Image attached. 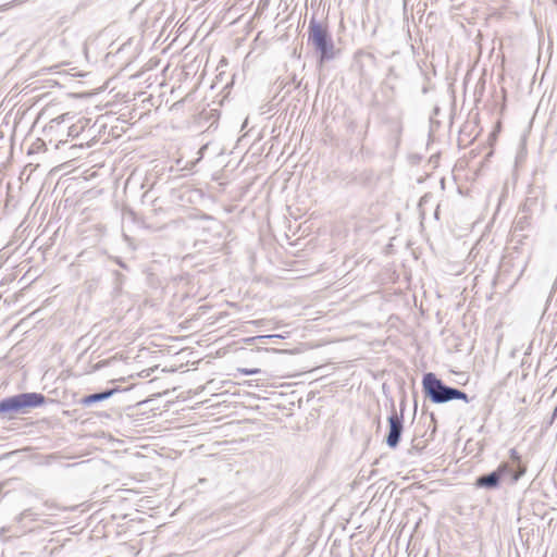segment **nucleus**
<instances>
[{"label": "nucleus", "mask_w": 557, "mask_h": 557, "mask_svg": "<svg viewBox=\"0 0 557 557\" xmlns=\"http://www.w3.org/2000/svg\"><path fill=\"white\" fill-rule=\"evenodd\" d=\"M45 400H46L45 396L37 393V407L44 405Z\"/></svg>", "instance_id": "4468645a"}, {"label": "nucleus", "mask_w": 557, "mask_h": 557, "mask_svg": "<svg viewBox=\"0 0 557 557\" xmlns=\"http://www.w3.org/2000/svg\"><path fill=\"white\" fill-rule=\"evenodd\" d=\"M117 392H119V388L114 387V388H109V389L102 391L100 393H94L90 395H86L81 399V404L83 406L88 407L96 403L109 399L111 396H113Z\"/></svg>", "instance_id": "0eeeda50"}, {"label": "nucleus", "mask_w": 557, "mask_h": 557, "mask_svg": "<svg viewBox=\"0 0 557 557\" xmlns=\"http://www.w3.org/2000/svg\"><path fill=\"white\" fill-rule=\"evenodd\" d=\"M308 42L312 45L314 50L319 53L320 66H322L324 62L335 59L337 51L327 24L312 17L308 26Z\"/></svg>", "instance_id": "f257e3e1"}, {"label": "nucleus", "mask_w": 557, "mask_h": 557, "mask_svg": "<svg viewBox=\"0 0 557 557\" xmlns=\"http://www.w3.org/2000/svg\"><path fill=\"white\" fill-rule=\"evenodd\" d=\"M450 393H451L450 394V400L458 399V400H463L466 403H469V397H468V395L465 392H462V391H460V389H458L456 387H453Z\"/></svg>", "instance_id": "6e6552de"}, {"label": "nucleus", "mask_w": 557, "mask_h": 557, "mask_svg": "<svg viewBox=\"0 0 557 557\" xmlns=\"http://www.w3.org/2000/svg\"><path fill=\"white\" fill-rule=\"evenodd\" d=\"M32 516H33L32 512L25 511L21 515L20 521L23 522L25 520H29L32 522L33 521Z\"/></svg>", "instance_id": "9b49d317"}, {"label": "nucleus", "mask_w": 557, "mask_h": 557, "mask_svg": "<svg viewBox=\"0 0 557 557\" xmlns=\"http://www.w3.org/2000/svg\"><path fill=\"white\" fill-rule=\"evenodd\" d=\"M35 407V393H22L0 400V413L12 419Z\"/></svg>", "instance_id": "7ed1b4c3"}, {"label": "nucleus", "mask_w": 557, "mask_h": 557, "mask_svg": "<svg viewBox=\"0 0 557 557\" xmlns=\"http://www.w3.org/2000/svg\"><path fill=\"white\" fill-rule=\"evenodd\" d=\"M524 474V469L515 471L508 463H500L498 468L490 473L476 478L474 485L480 488L495 490L499 486L502 480L509 475L511 482H517Z\"/></svg>", "instance_id": "f03ea898"}, {"label": "nucleus", "mask_w": 557, "mask_h": 557, "mask_svg": "<svg viewBox=\"0 0 557 557\" xmlns=\"http://www.w3.org/2000/svg\"><path fill=\"white\" fill-rule=\"evenodd\" d=\"M46 97H47L46 94H40V95L37 94V100H36L37 106L45 102Z\"/></svg>", "instance_id": "ddd939ff"}, {"label": "nucleus", "mask_w": 557, "mask_h": 557, "mask_svg": "<svg viewBox=\"0 0 557 557\" xmlns=\"http://www.w3.org/2000/svg\"><path fill=\"white\" fill-rule=\"evenodd\" d=\"M239 371L246 375H251L259 373L260 369H239Z\"/></svg>", "instance_id": "9d476101"}, {"label": "nucleus", "mask_w": 557, "mask_h": 557, "mask_svg": "<svg viewBox=\"0 0 557 557\" xmlns=\"http://www.w3.org/2000/svg\"><path fill=\"white\" fill-rule=\"evenodd\" d=\"M388 433L386 435V444L391 448H396L400 442L404 431V417L403 413L398 414L395 407H392V412L387 419Z\"/></svg>", "instance_id": "39448f33"}, {"label": "nucleus", "mask_w": 557, "mask_h": 557, "mask_svg": "<svg viewBox=\"0 0 557 557\" xmlns=\"http://www.w3.org/2000/svg\"><path fill=\"white\" fill-rule=\"evenodd\" d=\"M36 144H37V152H38L40 149H47V148H46V141H45V139H42V138H38V137H37Z\"/></svg>", "instance_id": "f8f14e48"}, {"label": "nucleus", "mask_w": 557, "mask_h": 557, "mask_svg": "<svg viewBox=\"0 0 557 557\" xmlns=\"http://www.w3.org/2000/svg\"><path fill=\"white\" fill-rule=\"evenodd\" d=\"M34 146L35 144H30L29 147H28V153H32L34 151Z\"/></svg>", "instance_id": "2eb2a0df"}, {"label": "nucleus", "mask_w": 557, "mask_h": 557, "mask_svg": "<svg viewBox=\"0 0 557 557\" xmlns=\"http://www.w3.org/2000/svg\"><path fill=\"white\" fill-rule=\"evenodd\" d=\"M45 70H46V67H41V69H39V71H37V76H38L42 71H45Z\"/></svg>", "instance_id": "dca6fc26"}, {"label": "nucleus", "mask_w": 557, "mask_h": 557, "mask_svg": "<svg viewBox=\"0 0 557 557\" xmlns=\"http://www.w3.org/2000/svg\"><path fill=\"white\" fill-rule=\"evenodd\" d=\"M510 458H511V460H512L513 462H516V463L518 465L519 469H518L517 471H520L521 469H524V470H525V467H522V466L520 465V462H521V457H520V455L518 454V451H517L515 448H511V449H510Z\"/></svg>", "instance_id": "1a4fd4ad"}, {"label": "nucleus", "mask_w": 557, "mask_h": 557, "mask_svg": "<svg viewBox=\"0 0 557 557\" xmlns=\"http://www.w3.org/2000/svg\"><path fill=\"white\" fill-rule=\"evenodd\" d=\"M58 106H59L58 103L45 102V103H42V108L40 109V112L37 114V122L44 116L50 117L49 127L45 126L42 128L44 135H46L48 132L52 131L53 123H57L59 125L63 119L64 114L59 112V110H57Z\"/></svg>", "instance_id": "423d86ee"}, {"label": "nucleus", "mask_w": 557, "mask_h": 557, "mask_svg": "<svg viewBox=\"0 0 557 557\" xmlns=\"http://www.w3.org/2000/svg\"><path fill=\"white\" fill-rule=\"evenodd\" d=\"M423 392L425 396L434 404H444L450 401L451 386L445 385L434 373L429 372L423 375Z\"/></svg>", "instance_id": "20e7f679"}]
</instances>
